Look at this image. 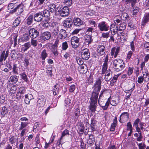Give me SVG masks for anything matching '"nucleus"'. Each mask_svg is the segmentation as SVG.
I'll use <instances>...</instances> for the list:
<instances>
[{"mask_svg":"<svg viewBox=\"0 0 149 149\" xmlns=\"http://www.w3.org/2000/svg\"><path fill=\"white\" fill-rule=\"evenodd\" d=\"M1 113L2 117H4L5 115L8 113V109L6 107L4 106L1 108Z\"/></svg>","mask_w":149,"mask_h":149,"instance_id":"35","label":"nucleus"},{"mask_svg":"<svg viewBox=\"0 0 149 149\" xmlns=\"http://www.w3.org/2000/svg\"><path fill=\"white\" fill-rule=\"evenodd\" d=\"M74 114L75 117L79 116L80 115V109L78 108H76L75 109Z\"/></svg>","mask_w":149,"mask_h":149,"instance_id":"63","label":"nucleus"},{"mask_svg":"<svg viewBox=\"0 0 149 149\" xmlns=\"http://www.w3.org/2000/svg\"><path fill=\"white\" fill-rule=\"evenodd\" d=\"M97 27L101 31H108L109 29V25L105 21H102L99 23Z\"/></svg>","mask_w":149,"mask_h":149,"instance_id":"4","label":"nucleus"},{"mask_svg":"<svg viewBox=\"0 0 149 149\" xmlns=\"http://www.w3.org/2000/svg\"><path fill=\"white\" fill-rule=\"evenodd\" d=\"M64 3L67 6H70L72 3V0H65Z\"/></svg>","mask_w":149,"mask_h":149,"instance_id":"61","label":"nucleus"},{"mask_svg":"<svg viewBox=\"0 0 149 149\" xmlns=\"http://www.w3.org/2000/svg\"><path fill=\"white\" fill-rule=\"evenodd\" d=\"M149 21V12L145 14L143 19V25H145Z\"/></svg>","mask_w":149,"mask_h":149,"instance_id":"29","label":"nucleus"},{"mask_svg":"<svg viewBox=\"0 0 149 149\" xmlns=\"http://www.w3.org/2000/svg\"><path fill=\"white\" fill-rule=\"evenodd\" d=\"M97 52L101 56L103 55L105 52V47L102 45H99L97 46Z\"/></svg>","mask_w":149,"mask_h":149,"instance_id":"17","label":"nucleus"},{"mask_svg":"<svg viewBox=\"0 0 149 149\" xmlns=\"http://www.w3.org/2000/svg\"><path fill=\"white\" fill-rule=\"evenodd\" d=\"M47 56V54L45 49L43 50L41 53V57L42 60H45Z\"/></svg>","mask_w":149,"mask_h":149,"instance_id":"42","label":"nucleus"},{"mask_svg":"<svg viewBox=\"0 0 149 149\" xmlns=\"http://www.w3.org/2000/svg\"><path fill=\"white\" fill-rule=\"evenodd\" d=\"M134 87L135 86L134 85L133 87L130 89L128 90H126L125 91V92L126 93H129V94H128V95H126V99H127L128 98H130L131 94L134 88Z\"/></svg>","mask_w":149,"mask_h":149,"instance_id":"40","label":"nucleus"},{"mask_svg":"<svg viewBox=\"0 0 149 149\" xmlns=\"http://www.w3.org/2000/svg\"><path fill=\"white\" fill-rule=\"evenodd\" d=\"M69 135V131L67 129L65 130H64L62 134V135L61 136V139H62L66 135Z\"/></svg>","mask_w":149,"mask_h":149,"instance_id":"51","label":"nucleus"},{"mask_svg":"<svg viewBox=\"0 0 149 149\" xmlns=\"http://www.w3.org/2000/svg\"><path fill=\"white\" fill-rule=\"evenodd\" d=\"M74 25L76 27L80 26L83 24V22L79 18H74L73 20Z\"/></svg>","mask_w":149,"mask_h":149,"instance_id":"15","label":"nucleus"},{"mask_svg":"<svg viewBox=\"0 0 149 149\" xmlns=\"http://www.w3.org/2000/svg\"><path fill=\"white\" fill-rule=\"evenodd\" d=\"M42 12V15L44 17H49L51 14L50 12L48 10L45 9L43 10Z\"/></svg>","mask_w":149,"mask_h":149,"instance_id":"39","label":"nucleus"},{"mask_svg":"<svg viewBox=\"0 0 149 149\" xmlns=\"http://www.w3.org/2000/svg\"><path fill=\"white\" fill-rule=\"evenodd\" d=\"M29 33L30 37L33 39L38 36L39 33V31L35 28L30 29L29 30Z\"/></svg>","mask_w":149,"mask_h":149,"instance_id":"5","label":"nucleus"},{"mask_svg":"<svg viewBox=\"0 0 149 149\" xmlns=\"http://www.w3.org/2000/svg\"><path fill=\"white\" fill-rule=\"evenodd\" d=\"M24 6L22 3L19 4L15 8L9 12L10 14H13L16 13L18 15H20L24 11Z\"/></svg>","mask_w":149,"mask_h":149,"instance_id":"3","label":"nucleus"},{"mask_svg":"<svg viewBox=\"0 0 149 149\" xmlns=\"http://www.w3.org/2000/svg\"><path fill=\"white\" fill-rule=\"evenodd\" d=\"M86 31L88 32L89 35H91L93 32V28L92 27H88L87 29H86Z\"/></svg>","mask_w":149,"mask_h":149,"instance_id":"62","label":"nucleus"},{"mask_svg":"<svg viewBox=\"0 0 149 149\" xmlns=\"http://www.w3.org/2000/svg\"><path fill=\"white\" fill-rule=\"evenodd\" d=\"M9 52L7 50L6 52L5 50H3L0 55V62L2 63L3 61H5L8 56Z\"/></svg>","mask_w":149,"mask_h":149,"instance_id":"14","label":"nucleus"},{"mask_svg":"<svg viewBox=\"0 0 149 149\" xmlns=\"http://www.w3.org/2000/svg\"><path fill=\"white\" fill-rule=\"evenodd\" d=\"M21 77L27 83L28 80L27 75L25 72H22L20 74Z\"/></svg>","mask_w":149,"mask_h":149,"instance_id":"41","label":"nucleus"},{"mask_svg":"<svg viewBox=\"0 0 149 149\" xmlns=\"http://www.w3.org/2000/svg\"><path fill=\"white\" fill-rule=\"evenodd\" d=\"M68 45L67 42L65 41L62 43V49L63 50H65L68 48Z\"/></svg>","mask_w":149,"mask_h":149,"instance_id":"54","label":"nucleus"},{"mask_svg":"<svg viewBox=\"0 0 149 149\" xmlns=\"http://www.w3.org/2000/svg\"><path fill=\"white\" fill-rule=\"evenodd\" d=\"M122 17L120 15H117L113 19L114 22L116 24L119 25V24L122 22Z\"/></svg>","mask_w":149,"mask_h":149,"instance_id":"27","label":"nucleus"},{"mask_svg":"<svg viewBox=\"0 0 149 149\" xmlns=\"http://www.w3.org/2000/svg\"><path fill=\"white\" fill-rule=\"evenodd\" d=\"M78 130L81 132H83L84 130V125L82 123H79L77 124Z\"/></svg>","mask_w":149,"mask_h":149,"instance_id":"33","label":"nucleus"},{"mask_svg":"<svg viewBox=\"0 0 149 149\" xmlns=\"http://www.w3.org/2000/svg\"><path fill=\"white\" fill-rule=\"evenodd\" d=\"M18 78L16 75L11 76L9 79L10 81L12 82L13 84L16 83L18 81Z\"/></svg>","mask_w":149,"mask_h":149,"instance_id":"34","label":"nucleus"},{"mask_svg":"<svg viewBox=\"0 0 149 149\" xmlns=\"http://www.w3.org/2000/svg\"><path fill=\"white\" fill-rule=\"evenodd\" d=\"M42 26L45 28H48L50 26V23L48 22L47 21H45L42 22Z\"/></svg>","mask_w":149,"mask_h":149,"instance_id":"49","label":"nucleus"},{"mask_svg":"<svg viewBox=\"0 0 149 149\" xmlns=\"http://www.w3.org/2000/svg\"><path fill=\"white\" fill-rule=\"evenodd\" d=\"M110 100L111 97L108 99L107 100L104 106H101L100 104V106L102 107V109L104 110H106L107 109L110 104Z\"/></svg>","mask_w":149,"mask_h":149,"instance_id":"36","label":"nucleus"},{"mask_svg":"<svg viewBox=\"0 0 149 149\" xmlns=\"http://www.w3.org/2000/svg\"><path fill=\"white\" fill-rule=\"evenodd\" d=\"M99 94L94 92H92L91 97L90 99V102L97 103Z\"/></svg>","mask_w":149,"mask_h":149,"instance_id":"16","label":"nucleus"},{"mask_svg":"<svg viewBox=\"0 0 149 149\" xmlns=\"http://www.w3.org/2000/svg\"><path fill=\"white\" fill-rule=\"evenodd\" d=\"M56 87V85H54L53 89L52 91L53 92V94L54 95H56L58 93V87Z\"/></svg>","mask_w":149,"mask_h":149,"instance_id":"53","label":"nucleus"},{"mask_svg":"<svg viewBox=\"0 0 149 149\" xmlns=\"http://www.w3.org/2000/svg\"><path fill=\"white\" fill-rule=\"evenodd\" d=\"M24 48H23V49L24 48L23 51H25L28 49L30 47L31 45L29 42H26L24 44Z\"/></svg>","mask_w":149,"mask_h":149,"instance_id":"47","label":"nucleus"},{"mask_svg":"<svg viewBox=\"0 0 149 149\" xmlns=\"http://www.w3.org/2000/svg\"><path fill=\"white\" fill-rule=\"evenodd\" d=\"M30 37V36H29L28 33H24L20 38V39H18V42L19 43L21 42H27L29 40Z\"/></svg>","mask_w":149,"mask_h":149,"instance_id":"13","label":"nucleus"},{"mask_svg":"<svg viewBox=\"0 0 149 149\" xmlns=\"http://www.w3.org/2000/svg\"><path fill=\"white\" fill-rule=\"evenodd\" d=\"M13 72L15 74H18L17 69V66L16 64L13 65Z\"/></svg>","mask_w":149,"mask_h":149,"instance_id":"60","label":"nucleus"},{"mask_svg":"<svg viewBox=\"0 0 149 149\" xmlns=\"http://www.w3.org/2000/svg\"><path fill=\"white\" fill-rule=\"evenodd\" d=\"M138 145L139 149H145L146 148V145L144 143H139Z\"/></svg>","mask_w":149,"mask_h":149,"instance_id":"57","label":"nucleus"},{"mask_svg":"<svg viewBox=\"0 0 149 149\" xmlns=\"http://www.w3.org/2000/svg\"><path fill=\"white\" fill-rule=\"evenodd\" d=\"M97 106V103H94L90 102V105L89 108L91 111V116H92V113H95L96 111Z\"/></svg>","mask_w":149,"mask_h":149,"instance_id":"19","label":"nucleus"},{"mask_svg":"<svg viewBox=\"0 0 149 149\" xmlns=\"http://www.w3.org/2000/svg\"><path fill=\"white\" fill-rule=\"evenodd\" d=\"M121 17H122V19L124 20H127L129 19V16L126 13H123Z\"/></svg>","mask_w":149,"mask_h":149,"instance_id":"48","label":"nucleus"},{"mask_svg":"<svg viewBox=\"0 0 149 149\" xmlns=\"http://www.w3.org/2000/svg\"><path fill=\"white\" fill-rule=\"evenodd\" d=\"M16 4L14 3H10L8 5V9L9 10H10L11 9H14V7H15L16 6H15Z\"/></svg>","mask_w":149,"mask_h":149,"instance_id":"58","label":"nucleus"},{"mask_svg":"<svg viewBox=\"0 0 149 149\" xmlns=\"http://www.w3.org/2000/svg\"><path fill=\"white\" fill-rule=\"evenodd\" d=\"M85 42L87 45H89L93 41L91 35H88L85 36L84 37Z\"/></svg>","mask_w":149,"mask_h":149,"instance_id":"28","label":"nucleus"},{"mask_svg":"<svg viewBox=\"0 0 149 149\" xmlns=\"http://www.w3.org/2000/svg\"><path fill=\"white\" fill-rule=\"evenodd\" d=\"M33 17L32 15H30L26 19V23L28 25H31L33 21Z\"/></svg>","mask_w":149,"mask_h":149,"instance_id":"38","label":"nucleus"},{"mask_svg":"<svg viewBox=\"0 0 149 149\" xmlns=\"http://www.w3.org/2000/svg\"><path fill=\"white\" fill-rule=\"evenodd\" d=\"M97 121L94 118L92 117L91 118L90 126L91 130V132H94L97 130Z\"/></svg>","mask_w":149,"mask_h":149,"instance_id":"11","label":"nucleus"},{"mask_svg":"<svg viewBox=\"0 0 149 149\" xmlns=\"http://www.w3.org/2000/svg\"><path fill=\"white\" fill-rule=\"evenodd\" d=\"M117 125V124L114 123H113L111 124L110 130L111 131H114L115 127Z\"/></svg>","mask_w":149,"mask_h":149,"instance_id":"56","label":"nucleus"},{"mask_svg":"<svg viewBox=\"0 0 149 149\" xmlns=\"http://www.w3.org/2000/svg\"><path fill=\"white\" fill-rule=\"evenodd\" d=\"M42 12H39L35 14L33 16V19L35 21L40 22L43 20L44 16L42 15Z\"/></svg>","mask_w":149,"mask_h":149,"instance_id":"7","label":"nucleus"},{"mask_svg":"<svg viewBox=\"0 0 149 149\" xmlns=\"http://www.w3.org/2000/svg\"><path fill=\"white\" fill-rule=\"evenodd\" d=\"M79 38L76 36H74L72 38L71 42L72 47L74 48L78 47L79 45Z\"/></svg>","mask_w":149,"mask_h":149,"instance_id":"9","label":"nucleus"},{"mask_svg":"<svg viewBox=\"0 0 149 149\" xmlns=\"http://www.w3.org/2000/svg\"><path fill=\"white\" fill-rule=\"evenodd\" d=\"M102 76H100L96 80L93 87L101 88V83L103 80Z\"/></svg>","mask_w":149,"mask_h":149,"instance_id":"21","label":"nucleus"},{"mask_svg":"<svg viewBox=\"0 0 149 149\" xmlns=\"http://www.w3.org/2000/svg\"><path fill=\"white\" fill-rule=\"evenodd\" d=\"M89 139L88 140L87 143L90 146H92L94 144L95 139L94 136L92 134L89 135Z\"/></svg>","mask_w":149,"mask_h":149,"instance_id":"26","label":"nucleus"},{"mask_svg":"<svg viewBox=\"0 0 149 149\" xmlns=\"http://www.w3.org/2000/svg\"><path fill=\"white\" fill-rule=\"evenodd\" d=\"M26 88L24 87H20L19 90L18 92L23 95L25 93V91Z\"/></svg>","mask_w":149,"mask_h":149,"instance_id":"52","label":"nucleus"},{"mask_svg":"<svg viewBox=\"0 0 149 149\" xmlns=\"http://www.w3.org/2000/svg\"><path fill=\"white\" fill-rule=\"evenodd\" d=\"M73 24V20L71 18H68L64 21L63 26L67 28H69L71 27Z\"/></svg>","mask_w":149,"mask_h":149,"instance_id":"10","label":"nucleus"},{"mask_svg":"<svg viewBox=\"0 0 149 149\" xmlns=\"http://www.w3.org/2000/svg\"><path fill=\"white\" fill-rule=\"evenodd\" d=\"M17 89V86L15 85H13L10 88V91L11 94H14Z\"/></svg>","mask_w":149,"mask_h":149,"instance_id":"44","label":"nucleus"},{"mask_svg":"<svg viewBox=\"0 0 149 149\" xmlns=\"http://www.w3.org/2000/svg\"><path fill=\"white\" fill-rule=\"evenodd\" d=\"M57 47L54 46H51L52 52L54 55V56L55 57L57 56L58 55Z\"/></svg>","mask_w":149,"mask_h":149,"instance_id":"32","label":"nucleus"},{"mask_svg":"<svg viewBox=\"0 0 149 149\" xmlns=\"http://www.w3.org/2000/svg\"><path fill=\"white\" fill-rule=\"evenodd\" d=\"M113 67L117 72L122 70L124 68L125 64L122 60L120 59H115L113 63Z\"/></svg>","mask_w":149,"mask_h":149,"instance_id":"1","label":"nucleus"},{"mask_svg":"<svg viewBox=\"0 0 149 149\" xmlns=\"http://www.w3.org/2000/svg\"><path fill=\"white\" fill-rule=\"evenodd\" d=\"M143 78L145 81H149V74L147 69H144L142 71Z\"/></svg>","mask_w":149,"mask_h":149,"instance_id":"23","label":"nucleus"},{"mask_svg":"<svg viewBox=\"0 0 149 149\" xmlns=\"http://www.w3.org/2000/svg\"><path fill=\"white\" fill-rule=\"evenodd\" d=\"M144 80L143 76H141L138 77L137 81L139 84H141L143 82Z\"/></svg>","mask_w":149,"mask_h":149,"instance_id":"64","label":"nucleus"},{"mask_svg":"<svg viewBox=\"0 0 149 149\" xmlns=\"http://www.w3.org/2000/svg\"><path fill=\"white\" fill-rule=\"evenodd\" d=\"M90 54L89 50L87 49H83L81 52L82 58L86 60L88 59L90 57Z\"/></svg>","mask_w":149,"mask_h":149,"instance_id":"12","label":"nucleus"},{"mask_svg":"<svg viewBox=\"0 0 149 149\" xmlns=\"http://www.w3.org/2000/svg\"><path fill=\"white\" fill-rule=\"evenodd\" d=\"M33 99V96L31 94L28 93L25 95L24 101L25 103L29 104L30 100Z\"/></svg>","mask_w":149,"mask_h":149,"instance_id":"24","label":"nucleus"},{"mask_svg":"<svg viewBox=\"0 0 149 149\" xmlns=\"http://www.w3.org/2000/svg\"><path fill=\"white\" fill-rule=\"evenodd\" d=\"M21 17L19 16L17 17L14 21L13 25L14 27H16L18 26L21 22Z\"/></svg>","mask_w":149,"mask_h":149,"instance_id":"30","label":"nucleus"},{"mask_svg":"<svg viewBox=\"0 0 149 149\" xmlns=\"http://www.w3.org/2000/svg\"><path fill=\"white\" fill-rule=\"evenodd\" d=\"M76 86L74 84L71 85L69 89V91L70 92L72 93L74 91L75 89Z\"/></svg>","mask_w":149,"mask_h":149,"instance_id":"59","label":"nucleus"},{"mask_svg":"<svg viewBox=\"0 0 149 149\" xmlns=\"http://www.w3.org/2000/svg\"><path fill=\"white\" fill-rule=\"evenodd\" d=\"M111 74L110 72H106L104 77V79L107 81H109L111 80Z\"/></svg>","mask_w":149,"mask_h":149,"instance_id":"45","label":"nucleus"},{"mask_svg":"<svg viewBox=\"0 0 149 149\" xmlns=\"http://www.w3.org/2000/svg\"><path fill=\"white\" fill-rule=\"evenodd\" d=\"M132 8L133 9V15H136L137 13H138L139 11V7H136L134 8L133 6Z\"/></svg>","mask_w":149,"mask_h":149,"instance_id":"55","label":"nucleus"},{"mask_svg":"<svg viewBox=\"0 0 149 149\" xmlns=\"http://www.w3.org/2000/svg\"><path fill=\"white\" fill-rule=\"evenodd\" d=\"M48 9L49 10L50 12L52 13H55V14H56L57 7L56 5L52 3L48 6Z\"/></svg>","mask_w":149,"mask_h":149,"instance_id":"25","label":"nucleus"},{"mask_svg":"<svg viewBox=\"0 0 149 149\" xmlns=\"http://www.w3.org/2000/svg\"><path fill=\"white\" fill-rule=\"evenodd\" d=\"M119 26L118 27V30L120 31L124 30L126 26V24L125 22H121L119 24Z\"/></svg>","mask_w":149,"mask_h":149,"instance_id":"37","label":"nucleus"},{"mask_svg":"<svg viewBox=\"0 0 149 149\" xmlns=\"http://www.w3.org/2000/svg\"><path fill=\"white\" fill-rule=\"evenodd\" d=\"M67 36V34L66 31L63 29H61L59 31V34H58V37L59 38L61 39H64Z\"/></svg>","mask_w":149,"mask_h":149,"instance_id":"22","label":"nucleus"},{"mask_svg":"<svg viewBox=\"0 0 149 149\" xmlns=\"http://www.w3.org/2000/svg\"><path fill=\"white\" fill-rule=\"evenodd\" d=\"M110 29L113 35H114L116 33L118 30V28L116 24H111L110 26Z\"/></svg>","mask_w":149,"mask_h":149,"instance_id":"20","label":"nucleus"},{"mask_svg":"<svg viewBox=\"0 0 149 149\" xmlns=\"http://www.w3.org/2000/svg\"><path fill=\"white\" fill-rule=\"evenodd\" d=\"M46 100L44 96H40L38 97L37 101L38 104H39L40 107H42L45 103Z\"/></svg>","mask_w":149,"mask_h":149,"instance_id":"18","label":"nucleus"},{"mask_svg":"<svg viewBox=\"0 0 149 149\" xmlns=\"http://www.w3.org/2000/svg\"><path fill=\"white\" fill-rule=\"evenodd\" d=\"M56 14H59L61 17H65L69 14V9L67 6L62 8L60 6L57 7Z\"/></svg>","mask_w":149,"mask_h":149,"instance_id":"2","label":"nucleus"},{"mask_svg":"<svg viewBox=\"0 0 149 149\" xmlns=\"http://www.w3.org/2000/svg\"><path fill=\"white\" fill-rule=\"evenodd\" d=\"M129 113L127 112H124L122 113L120 117V122L123 123L127 121L129 118Z\"/></svg>","mask_w":149,"mask_h":149,"instance_id":"8","label":"nucleus"},{"mask_svg":"<svg viewBox=\"0 0 149 149\" xmlns=\"http://www.w3.org/2000/svg\"><path fill=\"white\" fill-rule=\"evenodd\" d=\"M136 0H125L126 4L131 3L132 7H133L136 2Z\"/></svg>","mask_w":149,"mask_h":149,"instance_id":"46","label":"nucleus"},{"mask_svg":"<svg viewBox=\"0 0 149 149\" xmlns=\"http://www.w3.org/2000/svg\"><path fill=\"white\" fill-rule=\"evenodd\" d=\"M76 60L77 63L79 65H82L84 63L82 60L79 57H77L76 58Z\"/></svg>","mask_w":149,"mask_h":149,"instance_id":"50","label":"nucleus"},{"mask_svg":"<svg viewBox=\"0 0 149 149\" xmlns=\"http://www.w3.org/2000/svg\"><path fill=\"white\" fill-rule=\"evenodd\" d=\"M108 56L107 55L106 56L104 60V63L103 65L102 69L104 70H107L108 68Z\"/></svg>","mask_w":149,"mask_h":149,"instance_id":"31","label":"nucleus"},{"mask_svg":"<svg viewBox=\"0 0 149 149\" xmlns=\"http://www.w3.org/2000/svg\"><path fill=\"white\" fill-rule=\"evenodd\" d=\"M51 37V34L50 32H45L41 34L40 36V39L42 41H44L50 39Z\"/></svg>","mask_w":149,"mask_h":149,"instance_id":"6","label":"nucleus"},{"mask_svg":"<svg viewBox=\"0 0 149 149\" xmlns=\"http://www.w3.org/2000/svg\"><path fill=\"white\" fill-rule=\"evenodd\" d=\"M28 124L27 122H21V125L19 127V130H21L25 128L27 126Z\"/></svg>","mask_w":149,"mask_h":149,"instance_id":"43","label":"nucleus"}]
</instances>
